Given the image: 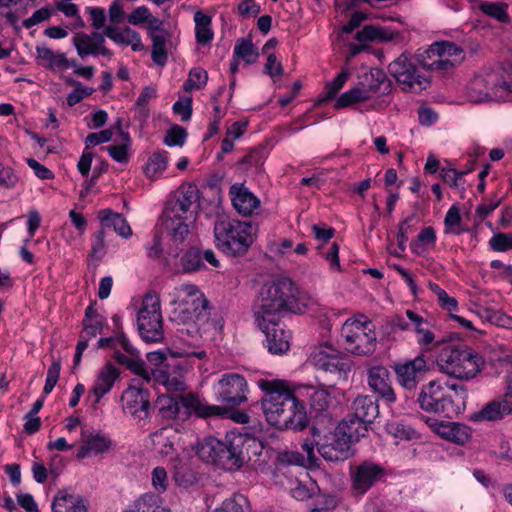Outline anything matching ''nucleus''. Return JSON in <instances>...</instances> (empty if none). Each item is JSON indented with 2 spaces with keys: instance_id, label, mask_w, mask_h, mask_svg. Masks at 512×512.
<instances>
[{
  "instance_id": "1",
  "label": "nucleus",
  "mask_w": 512,
  "mask_h": 512,
  "mask_svg": "<svg viewBox=\"0 0 512 512\" xmlns=\"http://www.w3.org/2000/svg\"><path fill=\"white\" fill-rule=\"evenodd\" d=\"M263 396L260 400L266 421L278 429L301 431L308 426L306 409L298 399L296 387L280 379H260L257 382Z\"/></svg>"
},
{
  "instance_id": "2",
  "label": "nucleus",
  "mask_w": 512,
  "mask_h": 512,
  "mask_svg": "<svg viewBox=\"0 0 512 512\" xmlns=\"http://www.w3.org/2000/svg\"><path fill=\"white\" fill-rule=\"evenodd\" d=\"M308 305V297L301 293L289 278H273L259 289L254 301L255 321L264 323L265 318L272 322L279 320L283 313H303Z\"/></svg>"
},
{
  "instance_id": "3",
  "label": "nucleus",
  "mask_w": 512,
  "mask_h": 512,
  "mask_svg": "<svg viewBox=\"0 0 512 512\" xmlns=\"http://www.w3.org/2000/svg\"><path fill=\"white\" fill-rule=\"evenodd\" d=\"M200 191L195 184H182L170 196L161 215L162 232L176 243L189 234L188 222H194L199 210Z\"/></svg>"
},
{
  "instance_id": "4",
  "label": "nucleus",
  "mask_w": 512,
  "mask_h": 512,
  "mask_svg": "<svg viewBox=\"0 0 512 512\" xmlns=\"http://www.w3.org/2000/svg\"><path fill=\"white\" fill-rule=\"evenodd\" d=\"M183 289L186 291L187 297L175 302L176 307L170 316L171 321L183 326L178 329L181 337L197 339L211 329L216 330V322L210 319L209 301L205 296L199 293L194 285H186Z\"/></svg>"
},
{
  "instance_id": "5",
  "label": "nucleus",
  "mask_w": 512,
  "mask_h": 512,
  "mask_svg": "<svg viewBox=\"0 0 512 512\" xmlns=\"http://www.w3.org/2000/svg\"><path fill=\"white\" fill-rule=\"evenodd\" d=\"M467 397V389L462 384L432 380L422 385L417 402L426 412L452 419L464 411Z\"/></svg>"
},
{
  "instance_id": "6",
  "label": "nucleus",
  "mask_w": 512,
  "mask_h": 512,
  "mask_svg": "<svg viewBox=\"0 0 512 512\" xmlns=\"http://www.w3.org/2000/svg\"><path fill=\"white\" fill-rule=\"evenodd\" d=\"M436 363L439 371L448 376L471 380L481 372L485 360L470 347L448 344L441 348Z\"/></svg>"
},
{
  "instance_id": "7",
  "label": "nucleus",
  "mask_w": 512,
  "mask_h": 512,
  "mask_svg": "<svg viewBox=\"0 0 512 512\" xmlns=\"http://www.w3.org/2000/svg\"><path fill=\"white\" fill-rule=\"evenodd\" d=\"M256 231V225L250 221L221 217L214 225L215 242L224 253L234 257L240 256L252 245L253 234Z\"/></svg>"
},
{
  "instance_id": "8",
  "label": "nucleus",
  "mask_w": 512,
  "mask_h": 512,
  "mask_svg": "<svg viewBox=\"0 0 512 512\" xmlns=\"http://www.w3.org/2000/svg\"><path fill=\"white\" fill-rule=\"evenodd\" d=\"M161 415L167 419H187L192 413L200 418L219 416L226 413V409L219 405H209L202 402L193 393L179 394L177 396L162 395L158 397L155 405Z\"/></svg>"
},
{
  "instance_id": "9",
  "label": "nucleus",
  "mask_w": 512,
  "mask_h": 512,
  "mask_svg": "<svg viewBox=\"0 0 512 512\" xmlns=\"http://www.w3.org/2000/svg\"><path fill=\"white\" fill-rule=\"evenodd\" d=\"M388 71L398 83L403 85L405 92L420 93L430 87V76L422 72L406 53H402L392 61Z\"/></svg>"
},
{
  "instance_id": "10",
  "label": "nucleus",
  "mask_w": 512,
  "mask_h": 512,
  "mask_svg": "<svg viewBox=\"0 0 512 512\" xmlns=\"http://www.w3.org/2000/svg\"><path fill=\"white\" fill-rule=\"evenodd\" d=\"M138 330L146 342H159L163 338L160 298L155 292L145 295L138 312Z\"/></svg>"
},
{
  "instance_id": "11",
  "label": "nucleus",
  "mask_w": 512,
  "mask_h": 512,
  "mask_svg": "<svg viewBox=\"0 0 512 512\" xmlns=\"http://www.w3.org/2000/svg\"><path fill=\"white\" fill-rule=\"evenodd\" d=\"M370 326V321L346 320L341 328V335L348 344L347 350L358 356H367L374 353L376 334Z\"/></svg>"
},
{
  "instance_id": "12",
  "label": "nucleus",
  "mask_w": 512,
  "mask_h": 512,
  "mask_svg": "<svg viewBox=\"0 0 512 512\" xmlns=\"http://www.w3.org/2000/svg\"><path fill=\"white\" fill-rule=\"evenodd\" d=\"M198 456L207 463H212L225 470H238L244 463L239 455L234 454L226 445L225 439L208 438L197 449Z\"/></svg>"
},
{
  "instance_id": "13",
  "label": "nucleus",
  "mask_w": 512,
  "mask_h": 512,
  "mask_svg": "<svg viewBox=\"0 0 512 512\" xmlns=\"http://www.w3.org/2000/svg\"><path fill=\"white\" fill-rule=\"evenodd\" d=\"M314 435L318 436L317 451L326 461H345L353 455L352 444L336 429L324 432L314 428Z\"/></svg>"
},
{
  "instance_id": "14",
  "label": "nucleus",
  "mask_w": 512,
  "mask_h": 512,
  "mask_svg": "<svg viewBox=\"0 0 512 512\" xmlns=\"http://www.w3.org/2000/svg\"><path fill=\"white\" fill-rule=\"evenodd\" d=\"M246 392L247 382L240 374H225L218 381L217 400L225 405L221 406L222 408H232L246 402ZM227 413L228 410H226V414ZM221 416H223V414Z\"/></svg>"
},
{
  "instance_id": "15",
  "label": "nucleus",
  "mask_w": 512,
  "mask_h": 512,
  "mask_svg": "<svg viewBox=\"0 0 512 512\" xmlns=\"http://www.w3.org/2000/svg\"><path fill=\"white\" fill-rule=\"evenodd\" d=\"M393 370L398 384L405 390L413 391L424 379L429 367L425 355L422 353L414 359L395 363Z\"/></svg>"
},
{
  "instance_id": "16",
  "label": "nucleus",
  "mask_w": 512,
  "mask_h": 512,
  "mask_svg": "<svg viewBox=\"0 0 512 512\" xmlns=\"http://www.w3.org/2000/svg\"><path fill=\"white\" fill-rule=\"evenodd\" d=\"M312 359L318 368L339 376L346 377L352 367L350 359L329 344L320 345Z\"/></svg>"
},
{
  "instance_id": "17",
  "label": "nucleus",
  "mask_w": 512,
  "mask_h": 512,
  "mask_svg": "<svg viewBox=\"0 0 512 512\" xmlns=\"http://www.w3.org/2000/svg\"><path fill=\"white\" fill-rule=\"evenodd\" d=\"M123 410L134 420L140 422L150 418L152 405L148 390L143 388L129 387L122 396Z\"/></svg>"
},
{
  "instance_id": "18",
  "label": "nucleus",
  "mask_w": 512,
  "mask_h": 512,
  "mask_svg": "<svg viewBox=\"0 0 512 512\" xmlns=\"http://www.w3.org/2000/svg\"><path fill=\"white\" fill-rule=\"evenodd\" d=\"M79 443L76 453V458L79 460L105 454L114 447L113 440L107 434L84 429L81 431Z\"/></svg>"
},
{
  "instance_id": "19",
  "label": "nucleus",
  "mask_w": 512,
  "mask_h": 512,
  "mask_svg": "<svg viewBox=\"0 0 512 512\" xmlns=\"http://www.w3.org/2000/svg\"><path fill=\"white\" fill-rule=\"evenodd\" d=\"M255 322L266 336V347L270 353L282 355L289 350L291 334L284 329L279 320L270 322L265 318L263 325L259 321Z\"/></svg>"
},
{
  "instance_id": "20",
  "label": "nucleus",
  "mask_w": 512,
  "mask_h": 512,
  "mask_svg": "<svg viewBox=\"0 0 512 512\" xmlns=\"http://www.w3.org/2000/svg\"><path fill=\"white\" fill-rule=\"evenodd\" d=\"M72 43L78 56L82 59L88 55H102L111 59L113 55L112 51L105 46L104 33L95 31L90 34H86L79 32L74 35Z\"/></svg>"
},
{
  "instance_id": "21",
  "label": "nucleus",
  "mask_w": 512,
  "mask_h": 512,
  "mask_svg": "<svg viewBox=\"0 0 512 512\" xmlns=\"http://www.w3.org/2000/svg\"><path fill=\"white\" fill-rule=\"evenodd\" d=\"M384 476L385 470L381 465L365 461L351 474L352 488L357 494L363 495Z\"/></svg>"
},
{
  "instance_id": "22",
  "label": "nucleus",
  "mask_w": 512,
  "mask_h": 512,
  "mask_svg": "<svg viewBox=\"0 0 512 512\" xmlns=\"http://www.w3.org/2000/svg\"><path fill=\"white\" fill-rule=\"evenodd\" d=\"M512 414V382L506 388L502 397L488 402L474 416L479 421H498Z\"/></svg>"
},
{
  "instance_id": "23",
  "label": "nucleus",
  "mask_w": 512,
  "mask_h": 512,
  "mask_svg": "<svg viewBox=\"0 0 512 512\" xmlns=\"http://www.w3.org/2000/svg\"><path fill=\"white\" fill-rule=\"evenodd\" d=\"M368 385L384 401L394 403L397 399L392 387L389 370L384 366H374L368 370Z\"/></svg>"
},
{
  "instance_id": "24",
  "label": "nucleus",
  "mask_w": 512,
  "mask_h": 512,
  "mask_svg": "<svg viewBox=\"0 0 512 512\" xmlns=\"http://www.w3.org/2000/svg\"><path fill=\"white\" fill-rule=\"evenodd\" d=\"M298 399L307 398L310 408L317 414H328V408L331 404V395L323 385H298L296 386Z\"/></svg>"
},
{
  "instance_id": "25",
  "label": "nucleus",
  "mask_w": 512,
  "mask_h": 512,
  "mask_svg": "<svg viewBox=\"0 0 512 512\" xmlns=\"http://www.w3.org/2000/svg\"><path fill=\"white\" fill-rule=\"evenodd\" d=\"M357 84L365 91L368 99H371L374 94H388L392 89L391 80L388 79L385 72L379 68H372L370 71L364 73Z\"/></svg>"
},
{
  "instance_id": "26",
  "label": "nucleus",
  "mask_w": 512,
  "mask_h": 512,
  "mask_svg": "<svg viewBox=\"0 0 512 512\" xmlns=\"http://www.w3.org/2000/svg\"><path fill=\"white\" fill-rule=\"evenodd\" d=\"M119 376L120 371L110 362L101 368L90 390V393L95 396L94 405L98 404L101 398L112 389Z\"/></svg>"
},
{
  "instance_id": "27",
  "label": "nucleus",
  "mask_w": 512,
  "mask_h": 512,
  "mask_svg": "<svg viewBox=\"0 0 512 512\" xmlns=\"http://www.w3.org/2000/svg\"><path fill=\"white\" fill-rule=\"evenodd\" d=\"M230 195L234 208L244 216L251 215L260 205L259 199L244 184H233Z\"/></svg>"
},
{
  "instance_id": "28",
  "label": "nucleus",
  "mask_w": 512,
  "mask_h": 512,
  "mask_svg": "<svg viewBox=\"0 0 512 512\" xmlns=\"http://www.w3.org/2000/svg\"><path fill=\"white\" fill-rule=\"evenodd\" d=\"M103 33L104 37H108L117 44L130 45L133 51H141L144 48L139 33L129 27L120 30L110 25L104 28Z\"/></svg>"
},
{
  "instance_id": "29",
  "label": "nucleus",
  "mask_w": 512,
  "mask_h": 512,
  "mask_svg": "<svg viewBox=\"0 0 512 512\" xmlns=\"http://www.w3.org/2000/svg\"><path fill=\"white\" fill-rule=\"evenodd\" d=\"M368 425V423L351 414L344 418L335 429L352 444L366 436Z\"/></svg>"
},
{
  "instance_id": "30",
  "label": "nucleus",
  "mask_w": 512,
  "mask_h": 512,
  "mask_svg": "<svg viewBox=\"0 0 512 512\" xmlns=\"http://www.w3.org/2000/svg\"><path fill=\"white\" fill-rule=\"evenodd\" d=\"M353 415L362 421L372 424L379 415L377 400L370 395H359L352 403Z\"/></svg>"
},
{
  "instance_id": "31",
  "label": "nucleus",
  "mask_w": 512,
  "mask_h": 512,
  "mask_svg": "<svg viewBox=\"0 0 512 512\" xmlns=\"http://www.w3.org/2000/svg\"><path fill=\"white\" fill-rule=\"evenodd\" d=\"M98 218L100 225L109 233L113 229L118 235L124 238L131 236V227L121 214L113 213L110 209H104L99 211Z\"/></svg>"
},
{
  "instance_id": "32",
  "label": "nucleus",
  "mask_w": 512,
  "mask_h": 512,
  "mask_svg": "<svg viewBox=\"0 0 512 512\" xmlns=\"http://www.w3.org/2000/svg\"><path fill=\"white\" fill-rule=\"evenodd\" d=\"M52 512H87V508L80 496L61 490L53 499Z\"/></svg>"
},
{
  "instance_id": "33",
  "label": "nucleus",
  "mask_w": 512,
  "mask_h": 512,
  "mask_svg": "<svg viewBox=\"0 0 512 512\" xmlns=\"http://www.w3.org/2000/svg\"><path fill=\"white\" fill-rule=\"evenodd\" d=\"M425 56L426 50L423 53H418L416 55V62L426 72L430 70L449 71L456 65H458L454 61L450 60V58L442 57L440 52H435V55L433 57Z\"/></svg>"
},
{
  "instance_id": "34",
  "label": "nucleus",
  "mask_w": 512,
  "mask_h": 512,
  "mask_svg": "<svg viewBox=\"0 0 512 512\" xmlns=\"http://www.w3.org/2000/svg\"><path fill=\"white\" fill-rule=\"evenodd\" d=\"M491 91L492 87L489 86L488 80L483 76H476L469 83L467 93L471 102L481 103L494 99Z\"/></svg>"
},
{
  "instance_id": "35",
  "label": "nucleus",
  "mask_w": 512,
  "mask_h": 512,
  "mask_svg": "<svg viewBox=\"0 0 512 512\" xmlns=\"http://www.w3.org/2000/svg\"><path fill=\"white\" fill-rule=\"evenodd\" d=\"M435 52H440L442 57L450 58L458 65L464 60V51L452 42H436L426 49L425 57H433Z\"/></svg>"
},
{
  "instance_id": "36",
  "label": "nucleus",
  "mask_w": 512,
  "mask_h": 512,
  "mask_svg": "<svg viewBox=\"0 0 512 512\" xmlns=\"http://www.w3.org/2000/svg\"><path fill=\"white\" fill-rule=\"evenodd\" d=\"M243 442L244 464L252 463V465H261L265 462V460L261 459L264 445L258 438L249 433H244Z\"/></svg>"
},
{
  "instance_id": "37",
  "label": "nucleus",
  "mask_w": 512,
  "mask_h": 512,
  "mask_svg": "<svg viewBox=\"0 0 512 512\" xmlns=\"http://www.w3.org/2000/svg\"><path fill=\"white\" fill-rule=\"evenodd\" d=\"M195 37L197 43L206 45L214 38V32L211 29L212 18L202 11H196L194 14Z\"/></svg>"
},
{
  "instance_id": "38",
  "label": "nucleus",
  "mask_w": 512,
  "mask_h": 512,
  "mask_svg": "<svg viewBox=\"0 0 512 512\" xmlns=\"http://www.w3.org/2000/svg\"><path fill=\"white\" fill-rule=\"evenodd\" d=\"M37 58L45 61L43 64L49 70L67 69L69 67V60L63 53H55L52 49L46 47H37Z\"/></svg>"
},
{
  "instance_id": "39",
  "label": "nucleus",
  "mask_w": 512,
  "mask_h": 512,
  "mask_svg": "<svg viewBox=\"0 0 512 512\" xmlns=\"http://www.w3.org/2000/svg\"><path fill=\"white\" fill-rule=\"evenodd\" d=\"M173 433L170 429L162 428L151 435L153 449L162 456L171 455L174 451Z\"/></svg>"
},
{
  "instance_id": "40",
  "label": "nucleus",
  "mask_w": 512,
  "mask_h": 512,
  "mask_svg": "<svg viewBox=\"0 0 512 512\" xmlns=\"http://www.w3.org/2000/svg\"><path fill=\"white\" fill-rule=\"evenodd\" d=\"M114 358L119 364L125 366L135 375L142 377L147 382L150 381V374L145 368L144 361L137 358L128 357L119 351L115 352Z\"/></svg>"
},
{
  "instance_id": "41",
  "label": "nucleus",
  "mask_w": 512,
  "mask_h": 512,
  "mask_svg": "<svg viewBox=\"0 0 512 512\" xmlns=\"http://www.w3.org/2000/svg\"><path fill=\"white\" fill-rule=\"evenodd\" d=\"M135 512H170L159 495L146 493L136 503Z\"/></svg>"
},
{
  "instance_id": "42",
  "label": "nucleus",
  "mask_w": 512,
  "mask_h": 512,
  "mask_svg": "<svg viewBox=\"0 0 512 512\" xmlns=\"http://www.w3.org/2000/svg\"><path fill=\"white\" fill-rule=\"evenodd\" d=\"M368 96L365 94V91L362 90L358 84H356L350 90L344 92L339 96L336 100L334 107L335 109H342L349 106H352L357 103L368 101Z\"/></svg>"
},
{
  "instance_id": "43",
  "label": "nucleus",
  "mask_w": 512,
  "mask_h": 512,
  "mask_svg": "<svg viewBox=\"0 0 512 512\" xmlns=\"http://www.w3.org/2000/svg\"><path fill=\"white\" fill-rule=\"evenodd\" d=\"M170 35L164 34H153L152 35V50L151 56L154 63L159 66H164L167 62L168 54L166 48V42Z\"/></svg>"
},
{
  "instance_id": "44",
  "label": "nucleus",
  "mask_w": 512,
  "mask_h": 512,
  "mask_svg": "<svg viewBox=\"0 0 512 512\" xmlns=\"http://www.w3.org/2000/svg\"><path fill=\"white\" fill-rule=\"evenodd\" d=\"M234 55L238 59H242L247 64H252L257 61L259 53L249 39L240 38L237 40L234 47Z\"/></svg>"
},
{
  "instance_id": "45",
  "label": "nucleus",
  "mask_w": 512,
  "mask_h": 512,
  "mask_svg": "<svg viewBox=\"0 0 512 512\" xmlns=\"http://www.w3.org/2000/svg\"><path fill=\"white\" fill-rule=\"evenodd\" d=\"M117 344L121 345L124 351L130 355H134L136 352V349L130 345L123 331H120V334L114 333L113 336L100 338L97 342V348L114 349Z\"/></svg>"
},
{
  "instance_id": "46",
  "label": "nucleus",
  "mask_w": 512,
  "mask_h": 512,
  "mask_svg": "<svg viewBox=\"0 0 512 512\" xmlns=\"http://www.w3.org/2000/svg\"><path fill=\"white\" fill-rule=\"evenodd\" d=\"M436 241V233L433 227H425L420 231L417 238L410 243L412 252L416 255L423 254L428 245L434 244Z\"/></svg>"
},
{
  "instance_id": "47",
  "label": "nucleus",
  "mask_w": 512,
  "mask_h": 512,
  "mask_svg": "<svg viewBox=\"0 0 512 512\" xmlns=\"http://www.w3.org/2000/svg\"><path fill=\"white\" fill-rule=\"evenodd\" d=\"M182 270L186 273L201 270L204 267L202 252L198 248L188 249L181 257Z\"/></svg>"
},
{
  "instance_id": "48",
  "label": "nucleus",
  "mask_w": 512,
  "mask_h": 512,
  "mask_svg": "<svg viewBox=\"0 0 512 512\" xmlns=\"http://www.w3.org/2000/svg\"><path fill=\"white\" fill-rule=\"evenodd\" d=\"M173 479L177 486L188 488L197 482L196 474L194 471L184 463L175 466Z\"/></svg>"
},
{
  "instance_id": "49",
  "label": "nucleus",
  "mask_w": 512,
  "mask_h": 512,
  "mask_svg": "<svg viewBox=\"0 0 512 512\" xmlns=\"http://www.w3.org/2000/svg\"><path fill=\"white\" fill-rule=\"evenodd\" d=\"M249 508L247 498L242 494H233L222 502L220 508H216L214 512H245Z\"/></svg>"
},
{
  "instance_id": "50",
  "label": "nucleus",
  "mask_w": 512,
  "mask_h": 512,
  "mask_svg": "<svg viewBox=\"0 0 512 512\" xmlns=\"http://www.w3.org/2000/svg\"><path fill=\"white\" fill-rule=\"evenodd\" d=\"M479 8L484 14L496 19L501 23H508L510 21V17L506 11V4L495 2H482Z\"/></svg>"
},
{
  "instance_id": "51",
  "label": "nucleus",
  "mask_w": 512,
  "mask_h": 512,
  "mask_svg": "<svg viewBox=\"0 0 512 512\" xmlns=\"http://www.w3.org/2000/svg\"><path fill=\"white\" fill-rule=\"evenodd\" d=\"M167 167V158L161 152H154L148 159L144 172L147 177L154 178Z\"/></svg>"
},
{
  "instance_id": "52",
  "label": "nucleus",
  "mask_w": 512,
  "mask_h": 512,
  "mask_svg": "<svg viewBox=\"0 0 512 512\" xmlns=\"http://www.w3.org/2000/svg\"><path fill=\"white\" fill-rule=\"evenodd\" d=\"M208 80V73L206 70L196 67L190 70L188 79L184 83V90L189 92L193 89H202Z\"/></svg>"
},
{
  "instance_id": "53",
  "label": "nucleus",
  "mask_w": 512,
  "mask_h": 512,
  "mask_svg": "<svg viewBox=\"0 0 512 512\" xmlns=\"http://www.w3.org/2000/svg\"><path fill=\"white\" fill-rule=\"evenodd\" d=\"M156 97V90L150 86L145 87L136 100L137 118L139 121L145 122L149 117V110L146 108L147 103Z\"/></svg>"
},
{
  "instance_id": "54",
  "label": "nucleus",
  "mask_w": 512,
  "mask_h": 512,
  "mask_svg": "<svg viewBox=\"0 0 512 512\" xmlns=\"http://www.w3.org/2000/svg\"><path fill=\"white\" fill-rule=\"evenodd\" d=\"M68 83L75 86V89L68 94L66 101L69 106H74L81 102L85 97L90 96L94 89L90 87H84L80 82L73 79H69Z\"/></svg>"
},
{
  "instance_id": "55",
  "label": "nucleus",
  "mask_w": 512,
  "mask_h": 512,
  "mask_svg": "<svg viewBox=\"0 0 512 512\" xmlns=\"http://www.w3.org/2000/svg\"><path fill=\"white\" fill-rule=\"evenodd\" d=\"M108 236L109 232L100 225V228L92 238L91 257L101 259L105 255V239Z\"/></svg>"
},
{
  "instance_id": "56",
  "label": "nucleus",
  "mask_w": 512,
  "mask_h": 512,
  "mask_svg": "<svg viewBox=\"0 0 512 512\" xmlns=\"http://www.w3.org/2000/svg\"><path fill=\"white\" fill-rule=\"evenodd\" d=\"M61 371V358H54L52 357V363L48 368L47 376H46V382L44 385V393L49 394L54 389L55 385L57 384L60 376Z\"/></svg>"
},
{
  "instance_id": "57",
  "label": "nucleus",
  "mask_w": 512,
  "mask_h": 512,
  "mask_svg": "<svg viewBox=\"0 0 512 512\" xmlns=\"http://www.w3.org/2000/svg\"><path fill=\"white\" fill-rule=\"evenodd\" d=\"M277 463L279 466L297 465L306 466L308 461L304 454L298 451H283L277 455Z\"/></svg>"
},
{
  "instance_id": "58",
  "label": "nucleus",
  "mask_w": 512,
  "mask_h": 512,
  "mask_svg": "<svg viewBox=\"0 0 512 512\" xmlns=\"http://www.w3.org/2000/svg\"><path fill=\"white\" fill-rule=\"evenodd\" d=\"M489 247L495 252H506L512 249V233H496L489 240Z\"/></svg>"
},
{
  "instance_id": "59",
  "label": "nucleus",
  "mask_w": 512,
  "mask_h": 512,
  "mask_svg": "<svg viewBox=\"0 0 512 512\" xmlns=\"http://www.w3.org/2000/svg\"><path fill=\"white\" fill-rule=\"evenodd\" d=\"M187 138V131L179 125L172 126L166 133L164 143L169 146H182Z\"/></svg>"
},
{
  "instance_id": "60",
  "label": "nucleus",
  "mask_w": 512,
  "mask_h": 512,
  "mask_svg": "<svg viewBox=\"0 0 512 512\" xmlns=\"http://www.w3.org/2000/svg\"><path fill=\"white\" fill-rule=\"evenodd\" d=\"M226 441V445L230 447L234 454H238L241 457V461L244 463V448H243V439L244 433H239L235 431H229L226 433L224 437Z\"/></svg>"
},
{
  "instance_id": "61",
  "label": "nucleus",
  "mask_w": 512,
  "mask_h": 512,
  "mask_svg": "<svg viewBox=\"0 0 512 512\" xmlns=\"http://www.w3.org/2000/svg\"><path fill=\"white\" fill-rule=\"evenodd\" d=\"M314 428H316V427L313 426L311 429L312 438L305 439L301 445L302 450L306 453L305 458L307 459L309 466H318V462H319V458L314 453V447L315 446L317 447V440H318V436L314 435Z\"/></svg>"
},
{
  "instance_id": "62",
  "label": "nucleus",
  "mask_w": 512,
  "mask_h": 512,
  "mask_svg": "<svg viewBox=\"0 0 512 512\" xmlns=\"http://www.w3.org/2000/svg\"><path fill=\"white\" fill-rule=\"evenodd\" d=\"M471 437V429L461 423H453V431H451L448 441L454 442L459 445L465 444Z\"/></svg>"
},
{
  "instance_id": "63",
  "label": "nucleus",
  "mask_w": 512,
  "mask_h": 512,
  "mask_svg": "<svg viewBox=\"0 0 512 512\" xmlns=\"http://www.w3.org/2000/svg\"><path fill=\"white\" fill-rule=\"evenodd\" d=\"M386 431L395 438L406 440H410L415 434V431L412 430L411 428L406 427L404 424L395 421L387 423Z\"/></svg>"
},
{
  "instance_id": "64",
  "label": "nucleus",
  "mask_w": 512,
  "mask_h": 512,
  "mask_svg": "<svg viewBox=\"0 0 512 512\" xmlns=\"http://www.w3.org/2000/svg\"><path fill=\"white\" fill-rule=\"evenodd\" d=\"M152 485L158 493H163L168 487V475L163 467H155L152 471Z\"/></svg>"
}]
</instances>
